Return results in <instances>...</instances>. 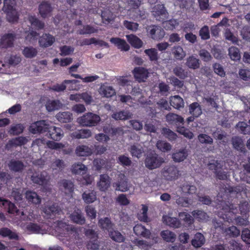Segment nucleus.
Returning a JSON list of instances; mask_svg holds the SVG:
<instances>
[{"label": "nucleus", "mask_w": 250, "mask_h": 250, "mask_svg": "<svg viewBox=\"0 0 250 250\" xmlns=\"http://www.w3.org/2000/svg\"><path fill=\"white\" fill-rule=\"evenodd\" d=\"M174 74L180 79H185L188 76V72L181 66H176L173 69Z\"/></svg>", "instance_id": "62"}, {"label": "nucleus", "mask_w": 250, "mask_h": 250, "mask_svg": "<svg viewBox=\"0 0 250 250\" xmlns=\"http://www.w3.org/2000/svg\"><path fill=\"white\" fill-rule=\"evenodd\" d=\"M128 151L132 156H139L144 152V149L140 144H135L130 146L128 148Z\"/></svg>", "instance_id": "43"}, {"label": "nucleus", "mask_w": 250, "mask_h": 250, "mask_svg": "<svg viewBox=\"0 0 250 250\" xmlns=\"http://www.w3.org/2000/svg\"><path fill=\"white\" fill-rule=\"evenodd\" d=\"M97 30L90 25L83 26L82 29L78 31V33L80 35L91 34L96 33Z\"/></svg>", "instance_id": "58"}, {"label": "nucleus", "mask_w": 250, "mask_h": 250, "mask_svg": "<svg viewBox=\"0 0 250 250\" xmlns=\"http://www.w3.org/2000/svg\"><path fill=\"white\" fill-rule=\"evenodd\" d=\"M56 118L61 123H67L72 120V114L68 111L60 112L56 115Z\"/></svg>", "instance_id": "28"}, {"label": "nucleus", "mask_w": 250, "mask_h": 250, "mask_svg": "<svg viewBox=\"0 0 250 250\" xmlns=\"http://www.w3.org/2000/svg\"><path fill=\"white\" fill-rule=\"evenodd\" d=\"M9 169L14 172H21L25 166L23 163L20 161L11 160L8 164Z\"/></svg>", "instance_id": "30"}, {"label": "nucleus", "mask_w": 250, "mask_h": 250, "mask_svg": "<svg viewBox=\"0 0 250 250\" xmlns=\"http://www.w3.org/2000/svg\"><path fill=\"white\" fill-rule=\"evenodd\" d=\"M53 9L51 3L46 1H42L38 7L39 14L43 19L51 17Z\"/></svg>", "instance_id": "10"}, {"label": "nucleus", "mask_w": 250, "mask_h": 250, "mask_svg": "<svg viewBox=\"0 0 250 250\" xmlns=\"http://www.w3.org/2000/svg\"><path fill=\"white\" fill-rule=\"evenodd\" d=\"M199 55L201 59L205 62H209L212 58L210 53L205 49H201L199 52Z\"/></svg>", "instance_id": "63"}, {"label": "nucleus", "mask_w": 250, "mask_h": 250, "mask_svg": "<svg viewBox=\"0 0 250 250\" xmlns=\"http://www.w3.org/2000/svg\"><path fill=\"white\" fill-rule=\"evenodd\" d=\"M60 183L61 186H62L64 188L66 194H71L73 192L74 184L71 181L63 179Z\"/></svg>", "instance_id": "46"}, {"label": "nucleus", "mask_w": 250, "mask_h": 250, "mask_svg": "<svg viewBox=\"0 0 250 250\" xmlns=\"http://www.w3.org/2000/svg\"><path fill=\"white\" fill-rule=\"evenodd\" d=\"M162 178L168 181L177 180L180 175V171L177 167L174 165H167L161 170Z\"/></svg>", "instance_id": "3"}, {"label": "nucleus", "mask_w": 250, "mask_h": 250, "mask_svg": "<svg viewBox=\"0 0 250 250\" xmlns=\"http://www.w3.org/2000/svg\"><path fill=\"white\" fill-rule=\"evenodd\" d=\"M170 104L174 108L179 109L184 106L183 99L179 95L171 97L170 100Z\"/></svg>", "instance_id": "38"}, {"label": "nucleus", "mask_w": 250, "mask_h": 250, "mask_svg": "<svg viewBox=\"0 0 250 250\" xmlns=\"http://www.w3.org/2000/svg\"><path fill=\"white\" fill-rule=\"evenodd\" d=\"M179 24L176 20L171 19L163 22L162 25L163 27L166 30H173Z\"/></svg>", "instance_id": "50"}, {"label": "nucleus", "mask_w": 250, "mask_h": 250, "mask_svg": "<svg viewBox=\"0 0 250 250\" xmlns=\"http://www.w3.org/2000/svg\"><path fill=\"white\" fill-rule=\"evenodd\" d=\"M132 72L134 79L139 83L145 82L148 77L147 69L143 67H136Z\"/></svg>", "instance_id": "9"}, {"label": "nucleus", "mask_w": 250, "mask_h": 250, "mask_svg": "<svg viewBox=\"0 0 250 250\" xmlns=\"http://www.w3.org/2000/svg\"><path fill=\"white\" fill-rule=\"evenodd\" d=\"M3 10L4 12H9L15 10V0H4Z\"/></svg>", "instance_id": "59"}, {"label": "nucleus", "mask_w": 250, "mask_h": 250, "mask_svg": "<svg viewBox=\"0 0 250 250\" xmlns=\"http://www.w3.org/2000/svg\"><path fill=\"white\" fill-rule=\"evenodd\" d=\"M166 120L169 125L176 127L177 132L184 137L189 139L193 137V133L184 126L185 121L181 116L173 113H169L166 115Z\"/></svg>", "instance_id": "1"}, {"label": "nucleus", "mask_w": 250, "mask_h": 250, "mask_svg": "<svg viewBox=\"0 0 250 250\" xmlns=\"http://www.w3.org/2000/svg\"><path fill=\"white\" fill-rule=\"evenodd\" d=\"M37 49L32 46L25 47L22 51L23 55L26 58H33L37 55Z\"/></svg>", "instance_id": "47"}, {"label": "nucleus", "mask_w": 250, "mask_h": 250, "mask_svg": "<svg viewBox=\"0 0 250 250\" xmlns=\"http://www.w3.org/2000/svg\"><path fill=\"white\" fill-rule=\"evenodd\" d=\"M101 17L103 23H109L114 19L113 13L109 10H104L102 12Z\"/></svg>", "instance_id": "51"}, {"label": "nucleus", "mask_w": 250, "mask_h": 250, "mask_svg": "<svg viewBox=\"0 0 250 250\" xmlns=\"http://www.w3.org/2000/svg\"><path fill=\"white\" fill-rule=\"evenodd\" d=\"M55 40V38L52 35L48 33H44L40 37L39 43L40 46L46 48L51 46Z\"/></svg>", "instance_id": "16"}, {"label": "nucleus", "mask_w": 250, "mask_h": 250, "mask_svg": "<svg viewBox=\"0 0 250 250\" xmlns=\"http://www.w3.org/2000/svg\"><path fill=\"white\" fill-rule=\"evenodd\" d=\"M113 187L115 188L116 190L122 192H125L128 190L127 182L124 174L120 173L119 174L118 181L117 182L113 184Z\"/></svg>", "instance_id": "14"}, {"label": "nucleus", "mask_w": 250, "mask_h": 250, "mask_svg": "<svg viewBox=\"0 0 250 250\" xmlns=\"http://www.w3.org/2000/svg\"><path fill=\"white\" fill-rule=\"evenodd\" d=\"M98 225L100 228L104 230H107L108 232L110 231L114 226L111 219L108 217L101 218L98 221Z\"/></svg>", "instance_id": "19"}, {"label": "nucleus", "mask_w": 250, "mask_h": 250, "mask_svg": "<svg viewBox=\"0 0 250 250\" xmlns=\"http://www.w3.org/2000/svg\"><path fill=\"white\" fill-rule=\"evenodd\" d=\"M186 64L189 68L196 69L200 67V61L199 59L191 56L187 58Z\"/></svg>", "instance_id": "42"}, {"label": "nucleus", "mask_w": 250, "mask_h": 250, "mask_svg": "<svg viewBox=\"0 0 250 250\" xmlns=\"http://www.w3.org/2000/svg\"><path fill=\"white\" fill-rule=\"evenodd\" d=\"M147 31L150 37L155 40H161L165 36L163 29L157 25H152L148 26Z\"/></svg>", "instance_id": "7"}, {"label": "nucleus", "mask_w": 250, "mask_h": 250, "mask_svg": "<svg viewBox=\"0 0 250 250\" xmlns=\"http://www.w3.org/2000/svg\"><path fill=\"white\" fill-rule=\"evenodd\" d=\"M25 197L29 202L34 204H39L41 202V197L35 192L27 191L25 193Z\"/></svg>", "instance_id": "36"}, {"label": "nucleus", "mask_w": 250, "mask_h": 250, "mask_svg": "<svg viewBox=\"0 0 250 250\" xmlns=\"http://www.w3.org/2000/svg\"><path fill=\"white\" fill-rule=\"evenodd\" d=\"M71 221L75 224L83 225L85 223V218L80 209H75L69 216Z\"/></svg>", "instance_id": "13"}, {"label": "nucleus", "mask_w": 250, "mask_h": 250, "mask_svg": "<svg viewBox=\"0 0 250 250\" xmlns=\"http://www.w3.org/2000/svg\"><path fill=\"white\" fill-rule=\"evenodd\" d=\"M229 55L232 60L237 61L240 59V51L238 48L231 46L229 49Z\"/></svg>", "instance_id": "55"}, {"label": "nucleus", "mask_w": 250, "mask_h": 250, "mask_svg": "<svg viewBox=\"0 0 250 250\" xmlns=\"http://www.w3.org/2000/svg\"><path fill=\"white\" fill-rule=\"evenodd\" d=\"M0 206H3L7 209L9 213H14L17 211V208L15 205L7 199L0 197Z\"/></svg>", "instance_id": "25"}, {"label": "nucleus", "mask_w": 250, "mask_h": 250, "mask_svg": "<svg viewBox=\"0 0 250 250\" xmlns=\"http://www.w3.org/2000/svg\"><path fill=\"white\" fill-rule=\"evenodd\" d=\"M163 220L166 225L173 228H179L181 227L180 221L177 218L171 217L168 216H163Z\"/></svg>", "instance_id": "23"}, {"label": "nucleus", "mask_w": 250, "mask_h": 250, "mask_svg": "<svg viewBox=\"0 0 250 250\" xmlns=\"http://www.w3.org/2000/svg\"><path fill=\"white\" fill-rule=\"evenodd\" d=\"M232 144L233 147L238 151L245 153L246 151L245 146L243 140L238 136H235L232 138Z\"/></svg>", "instance_id": "24"}, {"label": "nucleus", "mask_w": 250, "mask_h": 250, "mask_svg": "<svg viewBox=\"0 0 250 250\" xmlns=\"http://www.w3.org/2000/svg\"><path fill=\"white\" fill-rule=\"evenodd\" d=\"M87 170V167L82 163L75 164L72 166V172L75 174L83 176L86 174Z\"/></svg>", "instance_id": "31"}, {"label": "nucleus", "mask_w": 250, "mask_h": 250, "mask_svg": "<svg viewBox=\"0 0 250 250\" xmlns=\"http://www.w3.org/2000/svg\"><path fill=\"white\" fill-rule=\"evenodd\" d=\"M128 42L131 45L137 49H139L142 47L143 45V42L136 35L130 34L126 36Z\"/></svg>", "instance_id": "27"}, {"label": "nucleus", "mask_w": 250, "mask_h": 250, "mask_svg": "<svg viewBox=\"0 0 250 250\" xmlns=\"http://www.w3.org/2000/svg\"><path fill=\"white\" fill-rule=\"evenodd\" d=\"M157 148L162 152H167L171 149V145L167 142L159 140L156 143Z\"/></svg>", "instance_id": "52"}, {"label": "nucleus", "mask_w": 250, "mask_h": 250, "mask_svg": "<svg viewBox=\"0 0 250 250\" xmlns=\"http://www.w3.org/2000/svg\"><path fill=\"white\" fill-rule=\"evenodd\" d=\"M61 211L60 207L55 203L51 205L45 206L43 209V211L46 215L47 218H53L56 214H59Z\"/></svg>", "instance_id": "12"}, {"label": "nucleus", "mask_w": 250, "mask_h": 250, "mask_svg": "<svg viewBox=\"0 0 250 250\" xmlns=\"http://www.w3.org/2000/svg\"><path fill=\"white\" fill-rule=\"evenodd\" d=\"M133 231L135 234L138 236L148 238L150 235V231L141 224L135 225L133 228Z\"/></svg>", "instance_id": "20"}, {"label": "nucleus", "mask_w": 250, "mask_h": 250, "mask_svg": "<svg viewBox=\"0 0 250 250\" xmlns=\"http://www.w3.org/2000/svg\"><path fill=\"white\" fill-rule=\"evenodd\" d=\"M111 179L107 174H101L100 180L97 183V187L102 191H105L110 186Z\"/></svg>", "instance_id": "15"}, {"label": "nucleus", "mask_w": 250, "mask_h": 250, "mask_svg": "<svg viewBox=\"0 0 250 250\" xmlns=\"http://www.w3.org/2000/svg\"><path fill=\"white\" fill-rule=\"evenodd\" d=\"M49 125L44 120L38 121L30 125L29 130L33 134L45 133L47 131Z\"/></svg>", "instance_id": "5"}, {"label": "nucleus", "mask_w": 250, "mask_h": 250, "mask_svg": "<svg viewBox=\"0 0 250 250\" xmlns=\"http://www.w3.org/2000/svg\"><path fill=\"white\" fill-rule=\"evenodd\" d=\"M77 82V81L76 80H65L63 81V82L61 84H56L55 85H53L51 89L56 92H62L66 88V86L65 84H69V83H72V84H76Z\"/></svg>", "instance_id": "33"}, {"label": "nucleus", "mask_w": 250, "mask_h": 250, "mask_svg": "<svg viewBox=\"0 0 250 250\" xmlns=\"http://www.w3.org/2000/svg\"><path fill=\"white\" fill-rule=\"evenodd\" d=\"M16 39V34L14 32L4 34L0 40V47L7 49L13 47Z\"/></svg>", "instance_id": "6"}, {"label": "nucleus", "mask_w": 250, "mask_h": 250, "mask_svg": "<svg viewBox=\"0 0 250 250\" xmlns=\"http://www.w3.org/2000/svg\"><path fill=\"white\" fill-rule=\"evenodd\" d=\"M99 92L101 95L106 98L111 97L115 94V90L110 86L101 87Z\"/></svg>", "instance_id": "48"}, {"label": "nucleus", "mask_w": 250, "mask_h": 250, "mask_svg": "<svg viewBox=\"0 0 250 250\" xmlns=\"http://www.w3.org/2000/svg\"><path fill=\"white\" fill-rule=\"evenodd\" d=\"M242 245L235 240L230 241L228 244H226L227 250H241Z\"/></svg>", "instance_id": "64"}, {"label": "nucleus", "mask_w": 250, "mask_h": 250, "mask_svg": "<svg viewBox=\"0 0 250 250\" xmlns=\"http://www.w3.org/2000/svg\"><path fill=\"white\" fill-rule=\"evenodd\" d=\"M92 152V149L85 145H79L75 149V153L77 156H90Z\"/></svg>", "instance_id": "21"}, {"label": "nucleus", "mask_w": 250, "mask_h": 250, "mask_svg": "<svg viewBox=\"0 0 250 250\" xmlns=\"http://www.w3.org/2000/svg\"><path fill=\"white\" fill-rule=\"evenodd\" d=\"M162 134L168 140L170 141L175 140L177 138L176 133L172 131L169 128L163 127L161 131Z\"/></svg>", "instance_id": "49"}, {"label": "nucleus", "mask_w": 250, "mask_h": 250, "mask_svg": "<svg viewBox=\"0 0 250 250\" xmlns=\"http://www.w3.org/2000/svg\"><path fill=\"white\" fill-rule=\"evenodd\" d=\"M82 199L86 204L92 203L97 199V193L94 190H86L82 194Z\"/></svg>", "instance_id": "22"}, {"label": "nucleus", "mask_w": 250, "mask_h": 250, "mask_svg": "<svg viewBox=\"0 0 250 250\" xmlns=\"http://www.w3.org/2000/svg\"><path fill=\"white\" fill-rule=\"evenodd\" d=\"M108 235L113 241L117 243L124 242L125 239V237L120 231L114 229L108 232Z\"/></svg>", "instance_id": "35"}, {"label": "nucleus", "mask_w": 250, "mask_h": 250, "mask_svg": "<svg viewBox=\"0 0 250 250\" xmlns=\"http://www.w3.org/2000/svg\"><path fill=\"white\" fill-rule=\"evenodd\" d=\"M205 242L204 236L200 232L195 234L194 239L191 241V245L195 248H198L202 246Z\"/></svg>", "instance_id": "34"}, {"label": "nucleus", "mask_w": 250, "mask_h": 250, "mask_svg": "<svg viewBox=\"0 0 250 250\" xmlns=\"http://www.w3.org/2000/svg\"><path fill=\"white\" fill-rule=\"evenodd\" d=\"M46 177V172H41L40 174L35 173L31 176V179L33 183L42 186L47 183Z\"/></svg>", "instance_id": "18"}, {"label": "nucleus", "mask_w": 250, "mask_h": 250, "mask_svg": "<svg viewBox=\"0 0 250 250\" xmlns=\"http://www.w3.org/2000/svg\"><path fill=\"white\" fill-rule=\"evenodd\" d=\"M39 36V34L38 33L32 30L27 33L25 36V40L26 42L30 43H33L37 41Z\"/></svg>", "instance_id": "57"}, {"label": "nucleus", "mask_w": 250, "mask_h": 250, "mask_svg": "<svg viewBox=\"0 0 250 250\" xmlns=\"http://www.w3.org/2000/svg\"><path fill=\"white\" fill-rule=\"evenodd\" d=\"M46 136L53 140L59 141L63 136V131L60 127L49 125Z\"/></svg>", "instance_id": "8"}, {"label": "nucleus", "mask_w": 250, "mask_h": 250, "mask_svg": "<svg viewBox=\"0 0 250 250\" xmlns=\"http://www.w3.org/2000/svg\"><path fill=\"white\" fill-rule=\"evenodd\" d=\"M172 51L174 58L177 60H182L186 56L185 52L179 45L174 46Z\"/></svg>", "instance_id": "44"}, {"label": "nucleus", "mask_w": 250, "mask_h": 250, "mask_svg": "<svg viewBox=\"0 0 250 250\" xmlns=\"http://www.w3.org/2000/svg\"><path fill=\"white\" fill-rule=\"evenodd\" d=\"M60 102L58 100L48 101L45 105L46 108L49 112L59 109L60 107Z\"/></svg>", "instance_id": "54"}, {"label": "nucleus", "mask_w": 250, "mask_h": 250, "mask_svg": "<svg viewBox=\"0 0 250 250\" xmlns=\"http://www.w3.org/2000/svg\"><path fill=\"white\" fill-rule=\"evenodd\" d=\"M191 214L193 217L199 221L206 220L208 217L207 214L205 212L200 210H193Z\"/></svg>", "instance_id": "56"}, {"label": "nucleus", "mask_w": 250, "mask_h": 250, "mask_svg": "<svg viewBox=\"0 0 250 250\" xmlns=\"http://www.w3.org/2000/svg\"><path fill=\"white\" fill-rule=\"evenodd\" d=\"M25 128L23 124L20 123L10 126L8 133L12 135H18L21 134Z\"/></svg>", "instance_id": "40"}, {"label": "nucleus", "mask_w": 250, "mask_h": 250, "mask_svg": "<svg viewBox=\"0 0 250 250\" xmlns=\"http://www.w3.org/2000/svg\"><path fill=\"white\" fill-rule=\"evenodd\" d=\"M101 121L100 117L93 113L88 112L78 119V123L83 126H94Z\"/></svg>", "instance_id": "4"}, {"label": "nucleus", "mask_w": 250, "mask_h": 250, "mask_svg": "<svg viewBox=\"0 0 250 250\" xmlns=\"http://www.w3.org/2000/svg\"><path fill=\"white\" fill-rule=\"evenodd\" d=\"M189 111L195 117H198L202 113L201 106L197 102H194L190 104Z\"/></svg>", "instance_id": "39"}, {"label": "nucleus", "mask_w": 250, "mask_h": 250, "mask_svg": "<svg viewBox=\"0 0 250 250\" xmlns=\"http://www.w3.org/2000/svg\"><path fill=\"white\" fill-rule=\"evenodd\" d=\"M59 226L63 228V232H61L62 236L68 237L76 233V229L75 228L70 226L66 223H62L59 224Z\"/></svg>", "instance_id": "37"}, {"label": "nucleus", "mask_w": 250, "mask_h": 250, "mask_svg": "<svg viewBox=\"0 0 250 250\" xmlns=\"http://www.w3.org/2000/svg\"><path fill=\"white\" fill-rule=\"evenodd\" d=\"M199 35L202 40H207L210 38L209 28L207 25L203 26L199 32Z\"/></svg>", "instance_id": "61"}, {"label": "nucleus", "mask_w": 250, "mask_h": 250, "mask_svg": "<svg viewBox=\"0 0 250 250\" xmlns=\"http://www.w3.org/2000/svg\"><path fill=\"white\" fill-rule=\"evenodd\" d=\"M0 235L3 237H8L10 239L18 240L19 236L14 232L7 228H2L0 229Z\"/></svg>", "instance_id": "45"}, {"label": "nucleus", "mask_w": 250, "mask_h": 250, "mask_svg": "<svg viewBox=\"0 0 250 250\" xmlns=\"http://www.w3.org/2000/svg\"><path fill=\"white\" fill-rule=\"evenodd\" d=\"M28 20L31 25L38 30H41L44 28V23L38 19L35 16H30Z\"/></svg>", "instance_id": "41"}, {"label": "nucleus", "mask_w": 250, "mask_h": 250, "mask_svg": "<svg viewBox=\"0 0 250 250\" xmlns=\"http://www.w3.org/2000/svg\"><path fill=\"white\" fill-rule=\"evenodd\" d=\"M238 130L242 134H250V125L244 122H239L236 125Z\"/></svg>", "instance_id": "53"}, {"label": "nucleus", "mask_w": 250, "mask_h": 250, "mask_svg": "<svg viewBox=\"0 0 250 250\" xmlns=\"http://www.w3.org/2000/svg\"><path fill=\"white\" fill-rule=\"evenodd\" d=\"M215 158L218 159L209 161L208 164V168L213 171L217 178L222 180H226L227 179V173L223 170L225 169H231L230 167H228V166L229 165L228 160H226L227 162H226L225 160H220V158Z\"/></svg>", "instance_id": "2"}, {"label": "nucleus", "mask_w": 250, "mask_h": 250, "mask_svg": "<svg viewBox=\"0 0 250 250\" xmlns=\"http://www.w3.org/2000/svg\"><path fill=\"white\" fill-rule=\"evenodd\" d=\"M91 136V132L88 129L77 130L72 133V137L76 139L88 138Z\"/></svg>", "instance_id": "29"}, {"label": "nucleus", "mask_w": 250, "mask_h": 250, "mask_svg": "<svg viewBox=\"0 0 250 250\" xmlns=\"http://www.w3.org/2000/svg\"><path fill=\"white\" fill-rule=\"evenodd\" d=\"M27 142L26 137L20 136L9 141V143L15 146H21L25 145Z\"/></svg>", "instance_id": "60"}, {"label": "nucleus", "mask_w": 250, "mask_h": 250, "mask_svg": "<svg viewBox=\"0 0 250 250\" xmlns=\"http://www.w3.org/2000/svg\"><path fill=\"white\" fill-rule=\"evenodd\" d=\"M164 161L163 157H146L145 165L148 169H153L160 167Z\"/></svg>", "instance_id": "11"}, {"label": "nucleus", "mask_w": 250, "mask_h": 250, "mask_svg": "<svg viewBox=\"0 0 250 250\" xmlns=\"http://www.w3.org/2000/svg\"><path fill=\"white\" fill-rule=\"evenodd\" d=\"M110 42L122 51H127L130 49L129 45L124 39L118 37H113L110 39Z\"/></svg>", "instance_id": "17"}, {"label": "nucleus", "mask_w": 250, "mask_h": 250, "mask_svg": "<svg viewBox=\"0 0 250 250\" xmlns=\"http://www.w3.org/2000/svg\"><path fill=\"white\" fill-rule=\"evenodd\" d=\"M160 235L163 239L167 242L173 243L176 238L175 233L167 229L162 230L160 232Z\"/></svg>", "instance_id": "32"}, {"label": "nucleus", "mask_w": 250, "mask_h": 250, "mask_svg": "<svg viewBox=\"0 0 250 250\" xmlns=\"http://www.w3.org/2000/svg\"><path fill=\"white\" fill-rule=\"evenodd\" d=\"M223 232L225 236L229 238H236L240 234V229L234 226L225 228Z\"/></svg>", "instance_id": "26"}]
</instances>
